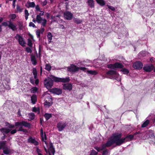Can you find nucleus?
<instances>
[{
  "mask_svg": "<svg viewBox=\"0 0 155 155\" xmlns=\"http://www.w3.org/2000/svg\"><path fill=\"white\" fill-rule=\"evenodd\" d=\"M51 78L46 79L44 81V84L47 88H50L53 85V81L55 82L67 83L69 82L70 79L69 77L66 78H60L51 75Z\"/></svg>",
  "mask_w": 155,
  "mask_h": 155,
  "instance_id": "obj_1",
  "label": "nucleus"
},
{
  "mask_svg": "<svg viewBox=\"0 0 155 155\" xmlns=\"http://www.w3.org/2000/svg\"><path fill=\"white\" fill-rule=\"evenodd\" d=\"M113 134L114 136V139L116 141V146H119L126 142L131 141L134 138V135L132 134H127L125 137L121 138L122 134L120 133Z\"/></svg>",
  "mask_w": 155,
  "mask_h": 155,
  "instance_id": "obj_2",
  "label": "nucleus"
},
{
  "mask_svg": "<svg viewBox=\"0 0 155 155\" xmlns=\"http://www.w3.org/2000/svg\"><path fill=\"white\" fill-rule=\"evenodd\" d=\"M15 127H19L18 129L17 130L18 131H22L25 133L28 132L27 130L26 129H24L22 127L23 126L25 127L30 128L31 127V124L25 121H18L15 123Z\"/></svg>",
  "mask_w": 155,
  "mask_h": 155,
  "instance_id": "obj_3",
  "label": "nucleus"
},
{
  "mask_svg": "<svg viewBox=\"0 0 155 155\" xmlns=\"http://www.w3.org/2000/svg\"><path fill=\"white\" fill-rule=\"evenodd\" d=\"M114 134L112 135L110 139L108 140L105 143H104L102 145L101 150H104L106 147H109L111 146L114 143L116 144V141L114 139Z\"/></svg>",
  "mask_w": 155,
  "mask_h": 155,
  "instance_id": "obj_4",
  "label": "nucleus"
},
{
  "mask_svg": "<svg viewBox=\"0 0 155 155\" xmlns=\"http://www.w3.org/2000/svg\"><path fill=\"white\" fill-rule=\"evenodd\" d=\"M67 124L68 123L66 122L60 121L57 124V127L59 131H61L66 127Z\"/></svg>",
  "mask_w": 155,
  "mask_h": 155,
  "instance_id": "obj_5",
  "label": "nucleus"
},
{
  "mask_svg": "<svg viewBox=\"0 0 155 155\" xmlns=\"http://www.w3.org/2000/svg\"><path fill=\"white\" fill-rule=\"evenodd\" d=\"M15 38L16 39L18 40L19 43L21 45L22 47L25 46L26 42L22 36H21L20 35L17 34L15 36Z\"/></svg>",
  "mask_w": 155,
  "mask_h": 155,
  "instance_id": "obj_6",
  "label": "nucleus"
},
{
  "mask_svg": "<svg viewBox=\"0 0 155 155\" xmlns=\"http://www.w3.org/2000/svg\"><path fill=\"white\" fill-rule=\"evenodd\" d=\"M67 70L70 72H76L78 71L79 68L75 65L71 64L70 67H67Z\"/></svg>",
  "mask_w": 155,
  "mask_h": 155,
  "instance_id": "obj_7",
  "label": "nucleus"
},
{
  "mask_svg": "<svg viewBox=\"0 0 155 155\" xmlns=\"http://www.w3.org/2000/svg\"><path fill=\"white\" fill-rule=\"evenodd\" d=\"M133 66L135 69L140 70L142 68L143 64L141 62L137 61L133 64Z\"/></svg>",
  "mask_w": 155,
  "mask_h": 155,
  "instance_id": "obj_8",
  "label": "nucleus"
},
{
  "mask_svg": "<svg viewBox=\"0 0 155 155\" xmlns=\"http://www.w3.org/2000/svg\"><path fill=\"white\" fill-rule=\"evenodd\" d=\"M49 91L54 94L59 95L62 93V90L61 89L58 88H54L50 90Z\"/></svg>",
  "mask_w": 155,
  "mask_h": 155,
  "instance_id": "obj_9",
  "label": "nucleus"
},
{
  "mask_svg": "<svg viewBox=\"0 0 155 155\" xmlns=\"http://www.w3.org/2000/svg\"><path fill=\"white\" fill-rule=\"evenodd\" d=\"M154 68V66L152 64L146 65L143 68V70L146 72H149L152 71Z\"/></svg>",
  "mask_w": 155,
  "mask_h": 155,
  "instance_id": "obj_10",
  "label": "nucleus"
},
{
  "mask_svg": "<svg viewBox=\"0 0 155 155\" xmlns=\"http://www.w3.org/2000/svg\"><path fill=\"white\" fill-rule=\"evenodd\" d=\"M47 100L44 103V105L45 106L49 107L53 104V99L52 98L49 97H47Z\"/></svg>",
  "mask_w": 155,
  "mask_h": 155,
  "instance_id": "obj_11",
  "label": "nucleus"
},
{
  "mask_svg": "<svg viewBox=\"0 0 155 155\" xmlns=\"http://www.w3.org/2000/svg\"><path fill=\"white\" fill-rule=\"evenodd\" d=\"M64 18L67 20H71L73 18V15L69 11H66L64 13Z\"/></svg>",
  "mask_w": 155,
  "mask_h": 155,
  "instance_id": "obj_12",
  "label": "nucleus"
},
{
  "mask_svg": "<svg viewBox=\"0 0 155 155\" xmlns=\"http://www.w3.org/2000/svg\"><path fill=\"white\" fill-rule=\"evenodd\" d=\"M63 89L65 90L71 91L72 89V86L71 83L64 84H63Z\"/></svg>",
  "mask_w": 155,
  "mask_h": 155,
  "instance_id": "obj_13",
  "label": "nucleus"
},
{
  "mask_svg": "<svg viewBox=\"0 0 155 155\" xmlns=\"http://www.w3.org/2000/svg\"><path fill=\"white\" fill-rule=\"evenodd\" d=\"M9 24L8 27L11 29L12 31H15L17 30V28L16 25H15L11 21H8Z\"/></svg>",
  "mask_w": 155,
  "mask_h": 155,
  "instance_id": "obj_14",
  "label": "nucleus"
},
{
  "mask_svg": "<svg viewBox=\"0 0 155 155\" xmlns=\"http://www.w3.org/2000/svg\"><path fill=\"white\" fill-rule=\"evenodd\" d=\"M28 142L33 143L35 146L38 145L39 143L35 139L31 137H30L28 140Z\"/></svg>",
  "mask_w": 155,
  "mask_h": 155,
  "instance_id": "obj_15",
  "label": "nucleus"
},
{
  "mask_svg": "<svg viewBox=\"0 0 155 155\" xmlns=\"http://www.w3.org/2000/svg\"><path fill=\"white\" fill-rule=\"evenodd\" d=\"M40 134L41 137V141H44L45 143L46 144V142L44 140H47V137L45 133L44 134L43 130L42 128H41L40 130Z\"/></svg>",
  "mask_w": 155,
  "mask_h": 155,
  "instance_id": "obj_16",
  "label": "nucleus"
},
{
  "mask_svg": "<svg viewBox=\"0 0 155 155\" xmlns=\"http://www.w3.org/2000/svg\"><path fill=\"white\" fill-rule=\"evenodd\" d=\"M11 130V129L6 127H2L0 129V131L3 134H8Z\"/></svg>",
  "mask_w": 155,
  "mask_h": 155,
  "instance_id": "obj_17",
  "label": "nucleus"
},
{
  "mask_svg": "<svg viewBox=\"0 0 155 155\" xmlns=\"http://www.w3.org/2000/svg\"><path fill=\"white\" fill-rule=\"evenodd\" d=\"M31 60L33 65H35L37 64V62L35 55L33 54L31 55Z\"/></svg>",
  "mask_w": 155,
  "mask_h": 155,
  "instance_id": "obj_18",
  "label": "nucleus"
},
{
  "mask_svg": "<svg viewBox=\"0 0 155 155\" xmlns=\"http://www.w3.org/2000/svg\"><path fill=\"white\" fill-rule=\"evenodd\" d=\"M115 68H122L124 65L121 63L116 62L114 63Z\"/></svg>",
  "mask_w": 155,
  "mask_h": 155,
  "instance_id": "obj_19",
  "label": "nucleus"
},
{
  "mask_svg": "<svg viewBox=\"0 0 155 155\" xmlns=\"http://www.w3.org/2000/svg\"><path fill=\"white\" fill-rule=\"evenodd\" d=\"M88 5L91 8L94 7V0H87Z\"/></svg>",
  "mask_w": 155,
  "mask_h": 155,
  "instance_id": "obj_20",
  "label": "nucleus"
},
{
  "mask_svg": "<svg viewBox=\"0 0 155 155\" xmlns=\"http://www.w3.org/2000/svg\"><path fill=\"white\" fill-rule=\"evenodd\" d=\"M49 151L51 153L52 155H54L55 152L54 148L53 147V144L52 143H50L49 144Z\"/></svg>",
  "mask_w": 155,
  "mask_h": 155,
  "instance_id": "obj_21",
  "label": "nucleus"
},
{
  "mask_svg": "<svg viewBox=\"0 0 155 155\" xmlns=\"http://www.w3.org/2000/svg\"><path fill=\"white\" fill-rule=\"evenodd\" d=\"M31 103L33 104H35L37 101V97L35 94H33L31 97Z\"/></svg>",
  "mask_w": 155,
  "mask_h": 155,
  "instance_id": "obj_22",
  "label": "nucleus"
},
{
  "mask_svg": "<svg viewBox=\"0 0 155 155\" xmlns=\"http://www.w3.org/2000/svg\"><path fill=\"white\" fill-rule=\"evenodd\" d=\"M6 143L7 141L5 140L0 141V150L2 149L3 150L5 149L6 147L5 146Z\"/></svg>",
  "mask_w": 155,
  "mask_h": 155,
  "instance_id": "obj_23",
  "label": "nucleus"
},
{
  "mask_svg": "<svg viewBox=\"0 0 155 155\" xmlns=\"http://www.w3.org/2000/svg\"><path fill=\"white\" fill-rule=\"evenodd\" d=\"M117 74L116 71L113 70H110L106 72V74L108 75H114Z\"/></svg>",
  "mask_w": 155,
  "mask_h": 155,
  "instance_id": "obj_24",
  "label": "nucleus"
},
{
  "mask_svg": "<svg viewBox=\"0 0 155 155\" xmlns=\"http://www.w3.org/2000/svg\"><path fill=\"white\" fill-rule=\"evenodd\" d=\"M27 4L28 5V6H27V5L25 6L28 8H34L35 5V3L34 2H31L29 1H27Z\"/></svg>",
  "mask_w": 155,
  "mask_h": 155,
  "instance_id": "obj_25",
  "label": "nucleus"
},
{
  "mask_svg": "<svg viewBox=\"0 0 155 155\" xmlns=\"http://www.w3.org/2000/svg\"><path fill=\"white\" fill-rule=\"evenodd\" d=\"M97 3L101 6H103L105 5V2L104 0H95Z\"/></svg>",
  "mask_w": 155,
  "mask_h": 155,
  "instance_id": "obj_26",
  "label": "nucleus"
},
{
  "mask_svg": "<svg viewBox=\"0 0 155 155\" xmlns=\"http://www.w3.org/2000/svg\"><path fill=\"white\" fill-rule=\"evenodd\" d=\"M3 150V153L4 154H9L11 153V151L10 149H9L8 147H6Z\"/></svg>",
  "mask_w": 155,
  "mask_h": 155,
  "instance_id": "obj_27",
  "label": "nucleus"
},
{
  "mask_svg": "<svg viewBox=\"0 0 155 155\" xmlns=\"http://www.w3.org/2000/svg\"><path fill=\"white\" fill-rule=\"evenodd\" d=\"M44 116L46 119V120L47 121L52 117V115L51 114L46 113L44 115Z\"/></svg>",
  "mask_w": 155,
  "mask_h": 155,
  "instance_id": "obj_28",
  "label": "nucleus"
},
{
  "mask_svg": "<svg viewBox=\"0 0 155 155\" xmlns=\"http://www.w3.org/2000/svg\"><path fill=\"white\" fill-rule=\"evenodd\" d=\"M52 37L53 36L51 34V33L50 32H48V34L47 38L48 39V41L49 42V43L51 42L52 39Z\"/></svg>",
  "mask_w": 155,
  "mask_h": 155,
  "instance_id": "obj_29",
  "label": "nucleus"
},
{
  "mask_svg": "<svg viewBox=\"0 0 155 155\" xmlns=\"http://www.w3.org/2000/svg\"><path fill=\"white\" fill-rule=\"evenodd\" d=\"M5 125L7 127L9 128H13L15 127V125L12 124H11L9 123L8 122L5 123Z\"/></svg>",
  "mask_w": 155,
  "mask_h": 155,
  "instance_id": "obj_30",
  "label": "nucleus"
},
{
  "mask_svg": "<svg viewBox=\"0 0 155 155\" xmlns=\"http://www.w3.org/2000/svg\"><path fill=\"white\" fill-rule=\"evenodd\" d=\"M150 123L148 120H146L142 125L141 127L143 128L146 127Z\"/></svg>",
  "mask_w": 155,
  "mask_h": 155,
  "instance_id": "obj_31",
  "label": "nucleus"
},
{
  "mask_svg": "<svg viewBox=\"0 0 155 155\" xmlns=\"http://www.w3.org/2000/svg\"><path fill=\"white\" fill-rule=\"evenodd\" d=\"M120 71L122 72H123V74H128L129 73V71L126 68H123Z\"/></svg>",
  "mask_w": 155,
  "mask_h": 155,
  "instance_id": "obj_32",
  "label": "nucleus"
},
{
  "mask_svg": "<svg viewBox=\"0 0 155 155\" xmlns=\"http://www.w3.org/2000/svg\"><path fill=\"white\" fill-rule=\"evenodd\" d=\"M73 19L74 22L77 24H80L82 22L81 20H80L78 18H74Z\"/></svg>",
  "mask_w": 155,
  "mask_h": 155,
  "instance_id": "obj_33",
  "label": "nucleus"
},
{
  "mask_svg": "<svg viewBox=\"0 0 155 155\" xmlns=\"http://www.w3.org/2000/svg\"><path fill=\"white\" fill-rule=\"evenodd\" d=\"M36 19L37 20V22L38 23H41V21L43 19L41 16L38 15H37Z\"/></svg>",
  "mask_w": 155,
  "mask_h": 155,
  "instance_id": "obj_34",
  "label": "nucleus"
},
{
  "mask_svg": "<svg viewBox=\"0 0 155 155\" xmlns=\"http://www.w3.org/2000/svg\"><path fill=\"white\" fill-rule=\"evenodd\" d=\"M51 67L50 65V64H46L45 68V70H46L48 71H50L51 69Z\"/></svg>",
  "mask_w": 155,
  "mask_h": 155,
  "instance_id": "obj_35",
  "label": "nucleus"
},
{
  "mask_svg": "<svg viewBox=\"0 0 155 155\" xmlns=\"http://www.w3.org/2000/svg\"><path fill=\"white\" fill-rule=\"evenodd\" d=\"M87 73L90 74L92 75H96L97 74V72L95 71L87 70Z\"/></svg>",
  "mask_w": 155,
  "mask_h": 155,
  "instance_id": "obj_36",
  "label": "nucleus"
},
{
  "mask_svg": "<svg viewBox=\"0 0 155 155\" xmlns=\"http://www.w3.org/2000/svg\"><path fill=\"white\" fill-rule=\"evenodd\" d=\"M31 92L33 93H36L38 91V88L36 87H32L31 89Z\"/></svg>",
  "mask_w": 155,
  "mask_h": 155,
  "instance_id": "obj_37",
  "label": "nucleus"
},
{
  "mask_svg": "<svg viewBox=\"0 0 155 155\" xmlns=\"http://www.w3.org/2000/svg\"><path fill=\"white\" fill-rule=\"evenodd\" d=\"M25 18L26 20H27L28 19V16L29 15V13L27 10L25 9Z\"/></svg>",
  "mask_w": 155,
  "mask_h": 155,
  "instance_id": "obj_38",
  "label": "nucleus"
},
{
  "mask_svg": "<svg viewBox=\"0 0 155 155\" xmlns=\"http://www.w3.org/2000/svg\"><path fill=\"white\" fill-rule=\"evenodd\" d=\"M18 25L19 30H22L23 28V23L19 21L18 23Z\"/></svg>",
  "mask_w": 155,
  "mask_h": 155,
  "instance_id": "obj_39",
  "label": "nucleus"
},
{
  "mask_svg": "<svg viewBox=\"0 0 155 155\" xmlns=\"http://www.w3.org/2000/svg\"><path fill=\"white\" fill-rule=\"evenodd\" d=\"M29 118L31 120H33L34 119L35 114L33 113H31L29 114Z\"/></svg>",
  "mask_w": 155,
  "mask_h": 155,
  "instance_id": "obj_40",
  "label": "nucleus"
},
{
  "mask_svg": "<svg viewBox=\"0 0 155 155\" xmlns=\"http://www.w3.org/2000/svg\"><path fill=\"white\" fill-rule=\"evenodd\" d=\"M28 45L30 48H32L33 46V43L32 42L31 40L29 38H28Z\"/></svg>",
  "mask_w": 155,
  "mask_h": 155,
  "instance_id": "obj_41",
  "label": "nucleus"
},
{
  "mask_svg": "<svg viewBox=\"0 0 155 155\" xmlns=\"http://www.w3.org/2000/svg\"><path fill=\"white\" fill-rule=\"evenodd\" d=\"M140 54L143 57H144L147 54V52L145 51H142L140 52Z\"/></svg>",
  "mask_w": 155,
  "mask_h": 155,
  "instance_id": "obj_42",
  "label": "nucleus"
},
{
  "mask_svg": "<svg viewBox=\"0 0 155 155\" xmlns=\"http://www.w3.org/2000/svg\"><path fill=\"white\" fill-rule=\"evenodd\" d=\"M114 65V64H108L107 65V68L111 69H115Z\"/></svg>",
  "mask_w": 155,
  "mask_h": 155,
  "instance_id": "obj_43",
  "label": "nucleus"
},
{
  "mask_svg": "<svg viewBox=\"0 0 155 155\" xmlns=\"http://www.w3.org/2000/svg\"><path fill=\"white\" fill-rule=\"evenodd\" d=\"M97 153H98L97 152L93 149L91 150L90 155H97Z\"/></svg>",
  "mask_w": 155,
  "mask_h": 155,
  "instance_id": "obj_44",
  "label": "nucleus"
},
{
  "mask_svg": "<svg viewBox=\"0 0 155 155\" xmlns=\"http://www.w3.org/2000/svg\"><path fill=\"white\" fill-rule=\"evenodd\" d=\"M25 50L28 53H31L32 52V50L31 48L28 47L25 48Z\"/></svg>",
  "mask_w": 155,
  "mask_h": 155,
  "instance_id": "obj_45",
  "label": "nucleus"
},
{
  "mask_svg": "<svg viewBox=\"0 0 155 155\" xmlns=\"http://www.w3.org/2000/svg\"><path fill=\"white\" fill-rule=\"evenodd\" d=\"M108 153V150L107 149L104 150L102 153V155H107Z\"/></svg>",
  "mask_w": 155,
  "mask_h": 155,
  "instance_id": "obj_46",
  "label": "nucleus"
},
{
  "mask_svg": "<svg viewBox=\"0 0 155 155\" xmlns=\"http://www.w3.org/2000/svg\"><path fill=\"white\" fill-rule=\"evenodd\" d=\"M79 69L82 70L84 72H87V68L85 67H79Z\"/></svg>",
  "mask_w": 155,
  "mask_h": 155,
  "instance_id": "obj_47",
  "label": "nucleus"
},
{
  "mask_svg": "<svg viewBox=\"0 0 155 155\" xmlns=\"http://www.w3.org/2000/svg\"><path fill=\"white\" fill-rule=\"evenodd\" d=\"M32 73L34 75H37V71L35 68H33L32 69Z\"/></svg>",
  "mask_w": 155,
  "mask_h": 155,
  "instance_id": "obj_48",
  "label": "nucleus"
},
{
  "mask_svg": "<svg viewBox=\"0 0 155 155\" xmlns=\"http://www.w3.org/2000/svg\"><path fill=\"white\" fill-rule=\"evenodd\" d=\"M107 6L108 8L111 9L112 11H115V8L112 6L107 5Z\"/></svg>",
  "mask_w": 155,
  "mask_h": 155,
  "instance_id": "obj_49",
  "label": "nucleus"
},
{
  "mask_svg": "<svg viewBox=\"0 0 155 155\" xmlns=\"http://www.w3.org/2000/svg\"><path fill=\"white\" fill-rule=\"evenodd\" d=\"M42 21H43L42 23V25L44 27L45 26L47 22V20L45 19H44Z\"/></svg>",
  "mask_w": 155,
  "mask_h": 155,
  "instance_id": "obj_50",
  "label": "nucleus"
},
{
  "mask_svg": "<svg viewBox=\"0 0 155 155\" xmlns=\"http://www.w3.org/2000/svg\"><path fill=\"white\" fill-rule=\"evenodd\" d=\"M17 131H18L16 129H13L12 130H11L10 132L11 134H13L16 133L17 132Z\"/></svg>",
  "mask_w": 155,
  "mask_h": 155,
  "instance_id": "obj_51",
  "label": "nucleus"
},
{
  "mask_svg": "<svg viewBox=\"0 0 155 155\" xmlns=\"http://www.w3.org/2000/svg\"><path fill=\"white\" fill-rule=\"evenodd\" d=\"M10 16L11 17V19L12 20H14V19H15V18L16 17V14H11L10 15Z\"/></svg>",
  "mask_w": 155,
  "mask_h": 155,
  "instance_id": "obj_52",
  "label": "nucleus"
},
{
  "mask_svg": "<svg viewBox=\"0 0 155 155\" xmlns=\"http://www.w3.org/2000/svg\"><path fill=\"white\" fill-rule=\"evenodd\" d=\"M41 33L40 32L39 30H38L36 31V34L37 35V36L38 38H39L40 37Z\"/></svg>",
  "mask_w": 155,
  "mask_h": 155,
  "instance_id": "obj_53",
  "label": "nucleus"
},
{
  "mask_svg": "<svg viewBox=\"0 0 155 155\" xmlns=\"http://www.w3.org/2000/svg\"><path fill=\"white\" fill-rule=\"evenodd\" d=\"M16 9L18 11H19L20 12H22L21 9L20 8V6L18 5H17L16 6Z\"/></svg>",
  "mask_w": 155,
  "mask_h": 155,
  "instance_id": "obj_54",
  "label": "nucleus"
},
{
  "mask_svg": "<svg viewBox=\"0 0 155 155\" xmlns=\"http://www.w3.org/2000/svg\"><path fill=\"white\" fill-rule=\"evenodd\" d=\"M29 26L30 27H32L33 28H36L35 25L32 22H30L29 23Z\"/></svg>",
  "mask_w": 155,
  "mask_h": 155,
  "instance_id": "obj_55",
  "label": "nucleus"
},
{
  "mask_svg": "<svg viewBox=\"0 0 155 155\" xmlns=\"http://www.w3.org/2000/svg\"><path fill=\"white\" fill-rule=\"evenodd\" d=\"M36 152L38 154V155H39V153H40L41 152V150L39 149L38 147H37L36 148Z\"/></svg>",
  "mask_w": 155,
  "mask_h": 155,
  "instance_id": "obj_56",
  "label": "nucleus"
},
{
  "mask_svg": "<svg viewBox=\"0 0 155 155\" xmlns=\"http://www.w3.org/2000/svg\"><path fill=\"white\" fill-rule=\"evenodd\" d=\"M2 25L5 26H8V25L7 23L6 22H3L2 24Z\"/></svg>",
  "mask_w": 155,
  "mask_h": 155,
  "instance_id": "obj_57",
  "label": "nucleus"
},
{
  "mask_svg": "<svg viewBox=\"0 0 155 155\" xmlns=\"http://www.w3.org/2000/svg\"><path fill=\"white\" fill-rule=\"evenodd\" d=\"M94 148L98 152H100L101 150V149L97 147H95Z\"/></svg>",
  "mask_w": 155,
  "mask_h": 155,
  "instance_id": "obj_58",
  "label": "nucleus"
},
{
  "mask_svg": "<svg viewBox=\"0 0 155 155\" xmlns=\"http://www.w3.org/2000/svg\"><path fill=\"white\" fill-rule=\"evenodd\" d=\"M16 0H13L12 2V6L13 8L15 7V3Z\"/></svg>",
  "mask_w": 155,
  "mask_h": 155,
  "instance_id": "obj_59",
  "label": "nucleus"
},
{
  "mask_svg": "<svg viewBox=\"0 0 155 155\" xmlns=\"http://www.w3.org/2000/svg\"><path fill=\"white\" fill-rule=\"evenodd\" d=\"M34 79L33 78H30V82L32 84H34Z\"/></svg>",
  "mask_w": 155,
  "mask_h": 155,
  "instance_id": "obj_60",
  "label": "nucleus"
},
{
  "mask_svg": "<svg viewBox=\"0 0 155 155\" xmlns=\"http://www.w3.org/2000/svg\"><path fill=\"white\" fill-rule=\"evenodd\" d=\"M32 111L34 112H36L38 111V109L36 107H34L33 108Z\"/></svg>",
  "mask_w": 155,
  "mask_h": 155,
  "instance_id": "obj_61",
  "label": "nucleus"
},
{
  "mask_svg": "<svg viewBox=\"0 0 155 155\" xmlns=\"http://www.w3.org/2000/svg\"><path fill=\"white\" fill-rule=\"evenodd\" d=\"M45 31V29L44 28H41V29L40 30V32L41 34H43Z\"/></svg>",
  "mask_w": 155,
  "mask_h": 155,
  "instance_id": "obj_62",
  "label": "nucleus"
},
{
  "mask_svg": "<svg viewBox=\"0 0 155 155\" xmlns=\"http://www.w3.org/2000/svg\"><path fill=\"white\" fill-rule=\"evenodd\" d=\"M41 13H39V15H39L40 16H41L44 15V12L43 11H41Z\"/></svg>",
  "mask_w": 155,
  "mask_h": 155,
  "instance_id": "obj_63",
  "label": "nucleus"
},
{
  "mask_svg": "<svg viewBox=\"0 0 155 155\" xmlns=\"http://www.w3.org/2000/svg\"><path fill=\"white\" fill-rule=\"evenodd\" d=\"M59 27L61 29H64V26L63 25H59Z\"/></svg>",
  "mask_w": 155,
  "mask_h": 155,
  "instance_id": "obj_64",
  "label": "nucleus"
}]
</instances>
